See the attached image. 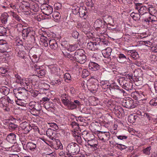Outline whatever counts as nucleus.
Here are the masks:
<instances>
[{"instance_id":"1","label":"nucleus","mask_w":157,"mask_h":157,"mask_svg":"<svg viewBox=\"0 0 157 157\" xmlns=\"http://www.w3.org/2000/svg\"><path fill=\"white\" fill-rule=\"evenodd\" d=\"M1 92L5 96L4 97L2 96L1 98V107L4 111H9L10 110V108L8 107L9 102L7 99V97L6 96L8 93L5 86H2L1 88Z\"/></svg>"},{"instance_id":"2","label":"nucleus","mask_w":157,"mask_h":157,"mask_svg":"<svg viewBox=\"0 0 157 157\" xmlns=\"http://www.w3.org/2000/svg\"><path fill=\"white\" fill-rule=\"evenodd\" d=\"M66 150L68 151L67 156L66 157H73L72 155L78 154L80 151V147L75 143H71L67 145Z\"/></svg>"},{"instance_id":"3","label":"nucleus","mask_w":157,"mask_h":157,"mask_svg":"<svg viewBox=\"0 0 157 157\" xmlns=\"http://www.w3.org/2000/svg\"><path fill=\"white\" fill-rule=\"evenodd\" d=\"M94 27L95 29L99 31L101 34H104L106 30L107 26L105 22L101 19H97L96 20L94 24Z\"/></svg>"},{"instance_id":"4","label":"nucleus","mask_w":157,"mask_h":157,"mask_svg":"<svg viewBox=\"0 0 157 157\" xmlns=\"http://www.w3.org/2000/svg\"><path fill=\"white\" fill-rule=\"evenodd\" d=\"M84 50L82 49H78L74 54L75 60L81 64L85 63L86 59V56L84 54Z\"/></svg>"},{"instance_id":"5","label":"nucleus","mask_w":157,"mask_h":157,"mask_svg":"<svg viewBox=\"0 0 157 157\" xmlns=\"http://www.w3.org/2000/svg\"><path fill=\"white\" fill-rule=\"evenodd\" d=\"M101 86L102 89L105 90L104 91L107 92L109 94L111 95H117L122 92L121 90L119 89L118 87L113 88L110 87V86H108L105 84H102Z\"/></svg>"},{"instance_id":"6","label":"nucleus","mask_w":157,"mask_h":157,"mask_svg":"<svg viewBox=\"0 0 157 157\" xmlns=\"http://www.w3.org/2000/svg\"><path fill=\"white\" fill-rule=\"evenodd\" d=\"M61 98L64 105L67 106L69 109V107H70L72 102L71 97L67 94H63L62 95Z\"/></svg>"},{"instance_id":"7","label":"nucleus","mask_w":157,"mask_h":157,"mask_svg":"<svg viewBox=\"0 0 157 157\" xmlns=\"http://www.w3.org/2000/svg\"><path fill=\"white\" fill-rule=\"evenodd\" d=\"M29 109H33L40 113L42 109L41 104L39 103L34 101H31L29 103Z\"/></svg>"},{"instance_id":"8","label":"nucleus","mask_w":157,"mask_h":157,"mask_svg":"<svg viewBox=\"0 0 157 157\" xmlns=\"http://www.w3.org/2000/svg\"><path fill=\"white\" fill-rule=\"evenodd\" d=\"M98 136L100 140L105 142L109 139L110 137V134L109 132L99 131Z\"/></svg>"},{"instance_id":"9","label":"nucleus","mask_w":157,"mask_h":157,"mask_svg":"<svg viewBox=\"0 0 157 157\" xmlns=\"http://www.w3.org/2000/svg\"><path fill=\"white\" fill-rule=\"evenodd\" d=\"M123 104L125 107L128 109H133L136 106L133 100L131 98L124 100Z\"/></svg>"},{"instance_id":"10","label":"nucleus","mask_w":157,"mask_h":157,"mask_svg":"<svg viewBox=\"0 0 157 157\" xmlns=\"http://www.w3.org/2000/svg\"><path fill=\"white\" fill-rule=\"evenodd\" d=\"M1 51L5 52V55L7 56V50L8 48V45L7 43V42L4 40L1 39Z\"/></svg>"},{"instance_id":"11","label":"nucleus","mask_w":157,"mask_h":157,"mask_svg":"<svg viewBox=\"0 0 157 157\" xmlns=\"http://www.w3.org/2000/svg\"><path fill=\"white\" fill-rule=\"evenodd\" d=\"M46 134L50 139L53 140L56 139V133L55 131V130L49 128L47 130Z\"/></svg>"},{"instance_id":"12","label":"nucleus","mask_w":157,"mask_h":157,"mask_svg":"<svg viewBox=\"0 0 157 157\" xmlns=\"http://www.w3.org/2000/svg\"><path fill=\"white\" fill-rule=\"evenodd\" d=\"M25 91H20L17 90L14 93L16 97L18 99L22 100L26 96V94L24 92Z\"/></svg>"},{"instance_id":"13","label":"nucleus","mask_w":157,"mask_h":157,"mask_svg":"<svg viewBox=\"0 0 157 157\" xmlns=\"http://www.w3.org/2000/svg\"><path fill=\"white\" fill-rule=\"evenodd\" d=\"M48 67L52 74H58V72L60 70V69L56 64L49 65Z\"/></svg>"},{"instance_id":"14","label":"nucleus","mask_w":157,"mask_h":157,"mask_svg":"<svg viewBox=\"0 0 157 157\" xmlns=\"http://www.w3.org/2000/svg\"><path fill=\"white\" fill-rule=\"evenodd\" d=\"M31 28H28L27 29H24L22 32V36L25 37H27L28 36L32 35L34 38L33 35H32L31 32Z\"/></svg>"},{"instance_id":"15","label":"nucleus","mask_w":157,"mask_h":157,"mask_svg":"<svg viewBox=\"0 0 157 157\" xmlns=\"http://www.w3.org/2000/svg\"><path fill=\"white\" fill-rule=\"evenodd\" d=\"M87 142L89 146H90L91 147H93L95 150V148H97L98 144V142L97 140L94 139L88 140Z\"/></svg>"},{"instance_id":"16","label":"nucleus","mask_w":157,"mask_h":157,"mask_svg":"<svg viewBox=\"0 0 157 157\" xmlns=\"http://www.w3.org/2000/svg\"><path fill=\"white\" fill-rule=\"evenodd\" d=\"M37 142L36 141H31L28 142L26 144L27 149L31 150H34L36 148Z\"/></svg>"},{"instance_id":"17","label":"nucleus","mask_w":157,"mask_h":157,"mask_svg":"<svg viewBox=\"0 0 157 157\" xmlns=\"http://www.w3.org/2000/svg\"><path fill=\"white\" fill-rule=\"evenodd\" d=\"M81 103L78 100H75L73 102H72L70 107H69V109L73 110L76 109L77 106L81 105Z\"/></svg>"},{"instance_id":"18","label":"nucleus","mask_w":157,"mask_h":157,"mask_svg":"<svg viewBox=\"0 0 157 157\" xmlns=\"http://www.w3.org/2000/svg\"><path fill=\"white\" fill-rule=\"evenodd\" d=\"M3 141H2L1 143V147H2V148H1L2 150H7V149L10 148V147L9 145V143L7 140H2Z\"/></svg>"},{"instance_id":"19","label":"nucleus","mask_w":157,"mask_h":157,"mask_svg":"<svg viewBox=\"0 0 157 157\" xmlns=\"http://www.w3.org/2000/svg\"><path fill=\"white\" fill-rule=\"evenodd\" d=\"M97 44L96 42H90L88 43L87 45V47L91 50H94L97 49L98 48L97 47Z\"/></svg>"},{"instance_id":"20","label":"nucleus","mask_w":157,"mask_h":157,"mask_svg":"<svg viewBox=\"0 0 157 157\" xmlns=\"http://www.w3.org/2000/svg\"><path fill=\"white\" fill-rule=\"evenodd\" d=\"M86 8L85 7L80 8L78 10H79L78 12L79 13V15L81 17H86L87 11L86 10Z\"/></svg>"},{"instance_id":"21","label":"nucleus","mask_w":157,"mask_h":157,"mask_svg":"<svg viewBox=\"0 0 157 157\" xmlns=\"http://www.w3.org/2000/svg\"><path fill=\"white\" fill-rule=\"evenodd\" d=\"M100 66L97 63L94 62H91L89 65V68L92 71H96L99 68Z\"/></svg>"},{"instance_id":"22","label":"nucleus","mask_w":157,"mask_h":157,"mask_svg":"<svg viewBox=\"0 0 157 157\" xmlns=\"http://www.w3.org/2000/svg\"><path fill=\"white\" fill-rule=\"evenodd\" d=\"M43 10H44L45 14L48 16L51 14L53 12V8L50 6H46L45 7L43 8Z\"/></svg>"},{"instance_id":"23","label":"nucleus","mask_w":157,"mask_h":157,"mask_svg":"<svg viewBox=\"0 0 157 157\" xmlns=\"http://www.w3.org/2000/svg\"><path fill=\"white\" fill-rule=\"evenodd\" d=\"M8 77L9 76L7 75H1V84L4 85H7L8 84Z\"/></svg>"},{"instance_id":"24","label":"nucleus","mask_w":157,"mask_h":157,"mask_svg":"<svg viewBox=\"0 0 157 157\" xmlns=\"http://www.w3.org/2000/svg\"><path fill=\"white\" fill-rule=\"evenodd\" d=\"M127 59L128 58H127L124 54H120L118 56V57L117 58V60L119 63H122L126 62Z\"/></svg>"},{"instance_id":"25","label":"nucleus","mask_w":157,"mask_h":157,"mask_svg":"<svg viewBox=\"0 0 157 157\" xmlns=\"http://www.w3.org/2000/svg\"><path fill=\"white\" fill-rule=\"evenodd\" d=\"M48 41H49V45L51 48L56 49L58 48L57 44L55 39H51Z\"/></svg>"},{"instance_id":"26","label":"nucleus","mask_w":157,"mask_h":157,"mask_svg":"<svg viewBox=\"0 0 157 157\" xmlns=\"http://www.w3.org/2000/svg\"><path fill=\"white\" fill-rule=\"evenodd\" d=\"M55 142L56 143L54 145L55 149L56 150H63V146L60 141L59 140H55Z\"/></svg>"},{"instance_id":"27","label":"nucleus","mask_w":157,"mask_h":157,"mask_svg":"<svg viewBox=\"0 0 157 157\" xmlns=\"http://www.w3.org/2000/svg\"><path fill=\"white\" fill-rule=\"evenodd\" d=\"M52 16L54 21L56 22H58L60 19L61 15L59 12L55 11L53 13Z\"/></svg>"},{"instance_id":"28","label":"nucleus","mask_w":157,"mask_h":157,"mask_svg":"<svg viewBox=\"0 0 157 157\" xmlns=\"http://www.w3.org/2000/svg\"><path fill=\"white\" fill-rule=\"evenodd\" d=\"M128 54L131 56L132 58L135 59L139 57V55L137 52L135 50H130L128 51Z\"/></svg>"},{"instance_id":"29","label":"nucleus","mask_w":157,"mask_h":157,"mask_svg":"<svg viewBox=\"0 0 157 157\" xmlns=\"http://www.w3.org/2000/svg\"><path fill=\"white\" fill-rule=\"evenodd\" d=\"M15 135L13 133H11L7 135L6 140L8 142L12 143L15 140Z\"/></svg>"},{"instance_id":"30","label":"nucleus","mask_w":157,"mask_h":157,"mask_svg":"<svg viewBox=\"0 0 157 157\" xmlns=\"http://www.w3.org/2000/svg\"><path fill=\"white\" fill-rule=\"evenodd\" d=\"M112 51V49L108 47L105 50L103 51V56L105 58H109L111 55V52Z\"/></svg>"},{"instance_id":"31","label":"nucleus","mask_w":157,"mask_h":157,"mask_svg":"<svg viewBox=\"0 0 157 157\" xmlns=\"http://www.w3.org/2000/svg\"><path fill=\"white\" fill-rule=\"evenodd\" d=\"M8 14L4 13L2 14L1 16V22L2 23L6 24L7 21Z\"/></svg>"},{"instance_id":"32","label":"nucleus","mask_w":157,"mask_h":157,"mask_svg":"<svg viewBox=\"0 0 157 157\" xmlns=\"http://www.w3.org/2000/svg\"><path fill=\"white\" fill-rule=\"evenodd\" d=\"M148 11V10L147 7L141 6L140 8L138 10L139 13L141 15L145 13H147V12Z\"/></svg>"},{"instance_id":"33","label":"nucleus","mask_w":157,"mask_h":157,"mask_svg":"<svg viewBox=\"0 0 157 157\" xmlns=\"http://www.w3.org/2000/svg\"><path fill=\"white\" fill-rule=\"evenodd\" d=\"M62 53L65 57L69 58L71 60L73 61L75 60L74 55L73 56L72 54L67 52H62Z\"/></svg>"},{"instance_id":"34","label":"nucleus","mask_w":157,"mask_h":157,"mask_svg":"<svg viewBox=\"0 0 157 157\" xmlns=\"http://www.w3.org/2000/svg\"><path fill=\"white\" fill-rule=\"evenodd\" d=\"M123 87L126 90L129 91L132 90V89L133 85L132 83L128 82L125 84Z\"/></svg>"},{"instance_id":"35","label":"nucleus","mask_w":157,"mask_h":157,"mask_svg":"<svg viewBox=\"0 0 157 157\" xmlns=\"http://www.w3.org/2000/svg\"><path fill=\"white\" fill-rule=\"evenodd\" d=\"M125 78L124 77H121L118 80V82L120 84L123 86L126 82V80H125Z\"/></svg>"},{"instance_id":"36","label":"nucleus","mask_w":157,"mask_h":157,"mask_svg":"<svg viewBox=\"0 0 157 157\" xmlns=\"http://www.w3.org/2000/svg\"><path fill=\"white\" fill-rule=\"evenodd\" d=\"M142 44L145 47L146 49L148 50L149 48L152 45V43L149 41H144L142 42Z\"/></svg>"},{"instance_id":"37","label":"nucleus","mask_w":157,"mask_h":157,"mask_svg":"<svg viewBox=\"0 0 157 157\" xmlns=\"http://www.w3.org/2000/svg\"><path fill=\"white\" fill-rule=\"evenodd\" d=\"M137 117L136 116L130 115L128 117V121L130 123H133L135 121V120Z\"/></svg>"},{"instance_id":"38","label":"nucleus","mask_w":157,"mask_h":157,"mask_svg":"<svg viewBox=\"0 0 157 157\" xmlns=\"http://www.w3.org/2000/svg\"><path fill=\"white\" fill-rule=\"evenodd\" d=\"M44 106L46 109H48L49 108H53L54 107L53 104L52 102L48 101L45 102Z\"/></svg>"},{"instance_id":"39","label":"nucleus","mask_w":157,"mask_h":157,"mask_svg":"<svg viewBox=\"0 0 157 157\" xmlns=\"http://www.w3.org/2000/svg\"><path fill=\"white\" fill-rule=\"evenodd\" d=\"M45 73L46 71L44 69H42L41 68L36 72V75L39 77V75L40 76H43L45 75Z\"/></svg>"},{"instance_id":"40","label":"nucleus","mask_w":157,"mask_h":157,"mask_svg":"<svg viewBox=\"0 0 157 157\" xmlns=\"http://www.w3.org/2000/svg\"><path fill=\"white\" fill-rule=\"evenodd\" d=\"M9 128L11 131L17 128V125L13 123H10L9 124Z\"/></svg>"},{"instance_id":"41","label":"nucleus","mask_w":157,"mask_h":157,"mask_svg":"<svg viewBox=\"0 0 157 157\" xmlns=\"http://www.w3.org/2000/svg\"><path fill=\"white\" fill-rule=\"evenodd\" d=\"M48 124L50 126V127L52 128L53 129H55L56 130L59 129V128L58 125L55 123H48Z\"/></svg>"},{"instance_id":"42","label":"nucleus","mask_w":157,"mask_h":157,"mask_svg":"<svg viewBox=\"0 0 157 157\" xmlns=\"http://www.w3.org/2000/svg\"><path fill=\"white\" fill-rule=\"evenodd\" d=\"M75 135L74 136L76 141L78 142V144H81L82 142V140L81 137L80 135H76L75 133Z\"/></svg>"},{"instance_id":"43","label":"nucleus","mask_w":157,"mask_h":157,"mask_svg":"<svg viewBox=\"0 0 157 157\" xmlns=\"http://www.w3.org/2000/svg\"><path fill=\"white\" fill-rule=\"evenodd\" d=\"M150 104L151 105L156 106L157 105V97L152 99L150 101Z\"/></svg>"},{"instance_id":"44","label":"nucleus","mask_w":157,"mask_h":157,"mask_svg":"<svg viewBox=\"0 0 157 157\" xmlns=\"http://www.w3.org/2000/svg\"><path fill=\"white\" fill-rule=\"evenodd\" d=\"M1 131L2 132H1V136L2 139H4V140H6V138L7 136L6 131V130L3 131L2 130Z\"/></svg>"},{"instance_id":"45","label":"nucleus","mask_w":157,"mask_h":157,"mask_svg":"<svg viewBox=\"0 0 157 157\" xmlns=\"http://www.w3.org/2000/svg\"><path fill=\"white\" fill-rule=\"evenodd\" d=\"M31 95L34 97H36L39 94V92L36 90H34L33 89H31L29 91Z\"/></svg>"},{"instance_id":"46","label":"nucleus","mask_w":157,"mask_h":157,"mask_svg":"<svg viewBox=\"0 0 157 157\" xmlns=\"http://www.w3.org/2000/svg\"><path fill=\"white\" fill-rule=\"evenodd\" d=\"M151 149V147H148L143 150V152L144 153L147 155H149L150 153Z\"/></svg>"},{"instance_id":"47","label":"nucleus","mask_w":157,"mask_h":157,"mask_svg":"<svg viewBox=\"0 0 157 157\" xmlns=\"http://www.w3.org/2000/svg\"><path fill=\"white\" fill-rule=\"evenodd\" d=\"M32 127L29 124L24 130V133L25 134L28 133L29 131L32 129Z\"/></svg>"},{"instance_id":"48","label":"nucleus","mask_w":157,"mask_h":157,"mask_svg":"<svg viewBox=\"0 0 157 157\" xmlns=\"http://www.w3.org/2000/svg\"><path fill=\"white\" fill-rule=\"evenodd\" d=\"M32 67L35 71V73H36V72L41 68L39 66L35 63H34Z\"/></svg>"},{"instance_id":"49","label":"nucleus","mask_w":157,"mask_h":157,"mask_svg":"<svg viewBox=\"0 0 157 157\" xmlns=\"http://www.w3.org/2000/svg\"><path fill=\"white\" fill-rule=\"evenodd\" d=\"M75 48L73 45L70 44L69 47L67 48V49L68 51L71 52L75 50L76 49Z\"/></svg>"},{"instance_id":"50","label":"nucleus","mask_w":157,"mask_h":157,"mask_svg":"<svg viewBox=\"0 0 157 157\" xmlns=\"http://www.w3.org/2000/svg\"><path fill=\"white\" fill-rule=\"evenodd\" d=\"M9 56L8 53L7 55L6 56L5 55V52H3L1 51V59H2V61H5L6 58L8 57Z\"/></svg>"},{"instance_id":"51","label":"nucleus","mask_w":157,"mask_h":157,"mask_svg":"<svg viewBox=\"0 0 157 157\" xmlns=\"http://www.w3.org/2000/svg\"><path fill=\"white\" fill-rule=\"evenodd\" d=\"M29 124L27 122H24L20 124L21 127L23 130H24Z\"/></svg>"},{"instance_id":"52","label":"nucleus","mask_w":157,"mask_h":157,"mask_svg":"<svg viewBox=\"0 0 157 157\" xmlns=\"http://www.w3.org/2000/svg\"><path fill=\"white\" fill-rule=\"evenodd\" d=\"M7 150H2L1 149V157L2 156L4 157V156H6L7 157L8 156V154L7 153Z\"/></svg>"},{"instance_id":"53","label":"nucleus","mask_w":157,"mask_h":157,"mask_svg":"<svg viewBox=\"0 0 157 157\" xmlns=\"http://www.w3.org/2000/svg\"><path fill=\"white\" fill-rule=\"evenodd\" d=\"M1 30H3V31H1V36L6 35V30L3 26H1Z\"/></svg>"},{"instance_id":"54","label":"nucleus","mask_w":157,"mask_h":157,"mask_svg":"<svg viewBox=\"0 0 157 157\" xmlns=\"http://www.w3.org/2000/svg\"><path fill=\"white\" fill-rule=\"evenodd\" d=\"M88 71L86 69H84L82 71V76L83 78H85L87 77L89 75Z\"/></svg>"},{"instance_id":"55","label":"nucleus","mask_w":157,"mask_h":157,"mask_svg":"<svg viewBox=\"0 0 157 157\" xmlns=\"http://www.w3.org/2000/svg\"><path fill=\"white\" fill-rule=\"evenodd\" d=\"M22 100L18 99L16 100L15 101L16 104L18 105L21 106H24L25 105V103L21 101Z\"/></svg>"},{"instance_id":"56","label":"nucleus","mask_w":157,"mask_h":157,"mask_svg":"<svg viewBox=\"0 0 157 157\" xmlns=\"http://www.w3.org/2000/svg\"><path fill=\"white\" fill-rule=\"evenodd\" d=\"M7 71V70L4 67H1V75H7L6 73Z\"/></svg>"},{"instance_id":"57","label":"nucleus","mask_w":157,"mask_h":157,"mask_svg":"<svg viewBox=\"0 0 157 157\" xmlns=\"http://www.w3.org/2000/svg\"><path fill=\"white\" fill-rule=\"evenodd\" d=\"M30 110V113H31L33 115H34L35 116H37L39 114H40V113L36 111V110L34 109H32Z\"/></svg>"},{"instance_id":"58","label":"nucleus","mask_w":157,"mask_h":157,"mask_svg":"<svg viewBox=\"0 0 157 157\" xmlns=\"http://www.w3.org/2000/svg\"><path fill=\"white\" fill-rule=\"evenodd\" d=\"M71 34L73 37L75 38H78L79 35V33L77 31H74Z\"/></svg>"},{"instance_id":"59","label":"nucleus","mask_w":157,"mask_h":157,"mask_svg":"<svg viewBox=\"0 0 157 157\" xmlns=\"http://www.w3.org/2000/svg\"><path fill=\"white\" fill-rule=\"evenodd\" d=\"M64 78L65 80H70L71 77L69 74L68 73H66L64 75Z\"/></svg>"},{"instance_id":"60","label":"nucleus","mask_w":157,"mask_h":157,"mask_svg":"<svg viewBox=\"0 0 157 157\" xmlns=\"http://www.w3.org/2000/svg\"><path fill=\"white\" fill-rule=\"evenodd\" d=\"M67 154H68L67 151L66 152L63 151H61L59 152V155L60 156H62V157H66V156H67Z\"/></svg>"},{"instance_id":"61","label":"nucleus","mask_w":157,"mask_h":157,"mask_svg":"<svg viewBox=\"0 0 157 157\" xmlns=\"http://www.w3.org/2000/svg\"><path fill=\"white\" fill-rule=\"evenodd\" d=\"M12 16H13V17L17 21H20L19 16L17 15L14 12L12 13Z\"/></svg>"},{"instance_id":"62","label":"nucleus","mask_w":157,"mask_h":157,"mask_svg":"<svg viewBox=\"0 0 157 157\" xmlns=\"http://www.w3.org/2000/svg\"><path fill=\"white\" fill-rule=\"evenodd\" d=\"M142 6V4L140 3H135V9L138 10H138L140 8V7Z\"/></svg>"},{"instance_id":"63","label":"nucleus","mask_w":157,"mask_h":157,"mask_svg":"<svg viewBox=\"0 0 157 157\" xmlns=\"http://www.w3.org/2000/svg\"><path fill=\"white\" fill-rule=\"evenodd\" d=\"M135 14V17H134L133 19L135 21L139 20L140 17V14L137 13H136Z\"/></svg>"},{"instance_id":"64","label":"nucleus","mask_w":157,"mask_h":157,"mask_svg":"<svg viewBox=\"0 0 157 157\" xmlns=\"http://www.w3.org/2000/svg\"><path fill=\"white\" fill-rule=\"evenodd\" d=\"M15 77L17 78L16 82H21L22 79H21V77L18 75H15Z\"/></svg>"}]
</instances>
